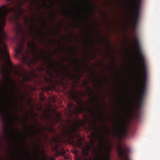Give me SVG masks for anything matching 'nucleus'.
<instances>
[{
	"label": "nucleus",
	"instance_id": "obj_1",
	"mask_svg": "<svg viewBox=\"0 0 160 160\" xmlns=\"http://www.w3.org/2000/svg\"><path fill=\"white\" fill-rule=\"evenodd\" d=\"M24 2L21 0L16 2L15 6L9 7L8 4L2 6L0 8V58L3 60L5 59L8 64L11 63L10 56L7 51L6 45L4 39L7 37L3 28L5 24L6 17L9 13L12 16L16 15L18 19L23 14L24 10L22 8V5Z\"/></svg>",
	"mask_w": 160,
	"mask_h": 160
},
{
	"label": "nucleus",
	"instance_id": "obj_2",
	"mask_svg": "<svg viewBox=\"0 0 160 160\" xmlns=\"http://www.w3.org/2000/svg\"><path fill=\"white\" fill-rule=\"evenodd\" d=\"M92 138L90 139L89 143L90 145H87L82 149V155L86 158H82L80 156L77 157L75 160H88L86 157L89 155V152L91 150V147L93 148L92 151V153L95 155H98V160H110V148H109V151L107 153L103 152V150L100 147L98 150L95 149L94 145L95 142L94 138L95 135L94 134H92Z\"/></svg>",
	"mask_w": 160,
	"mask_h": 160
},
{
	"label": "nucleus",
	"instance_id": "obj_3",
	"mask_svg": "<svg viewBox=\"0 0 160 160\" xmlns=\"http://www.w3.org/2000/svg\"><path fill=\"white\" fill-rule=\"evenodd\" d=\"M80 124L78 122H77L76 123H73L71 126H68L67 128L64 127L63 134L65 138L68 140L74 141V138L75 137V134H76V136L79 137L80 135L77 133V131L79 130Z\"/></svg>",
	"mask_w": 160,
	"mask_h": 160
},
{
	"label": "nucleus",
	"instance_id": "obj_4",
	"mask_svg": "<svg viewBox=\"0 0 160 160\" xmlns=\"http://www.w3.org/2000/svg\"><path fill=\"white\" fill-rule=\"evenodd\" d=\"M143 0H131V19H140Z\"/></svg>",
	"mask_w": 160,
	"mask_h": 160
},
{
	"label": "nucleus",
	"instance_id": "obj_5",
	"mask_svg": "<svg viewBox=\"0 0 160 160\" xmlns=\"http://www.w3.org/2000/svg\"><path fill=\"white\" fill-rule=\"evenodd\" d=\"M118 157L121 160H130L129 150L126 147H122L120 145L117 148Z\"/></svg>",
	"mask_w": 160,
	"mask_h": 160
},
{
	"label": "nucleus",
	"instance_id": "obj_6",
	"mask_svg": "<svg viewBox=\"0 0 160 160\" xmlns=\"http://www.w3.org/2000/svg\"><path fill=\"white\" fill-rule=\"evenodd\" d=\"M9 84L10 85L11 89L12 91V93L16 101V103H15V107L16 108L19 110V109L17 108V102H16V101L17 100V95L16 92V90L17 89L16 83L11 79H10V80H8V83L6 84L3 85L6 88V91L7 92H8V85Z\"/></svg>",
	"mask_w": 160,
	"mask_h": 160
},
{
	"label": "nucleus",
	"instance_id": "obj_7",
	"mask_svg": "<svg viewBox=\"0 0 160 160\" xmlns=\"http://www.w3.org/2000/svg\"><path fill=\"white\" fill-rule=\"evenodd\" d=\"M128 121L130 120V46L129 45L128 49Z\"/></svg>",
	"mask_w": 160,
	"mask_h": 160
},
{
	"label": "nucleus",
	"instance_id": "obj_8",
	"mask_svg": "<svg viewBox=\"0 0 160 160\" xmlns=\"http://www.w3.org/2000/svg\"><path fill=\"white\" fill-rule=\"evenodd\" d=\"M51 56L50 57V60L52 62L50 63H48L46 60V62L47 63V67L48 68V69L46 71L48 75L50 76L51 77L53 78V76L50 71V70H52L54 72H56L58 73L59 72L56 69L54 66V63L51 60L52 57V54L51 52H50Z\"/></svg>",
	"mask_w": 160,
	"mask_h": 160
},
{
	"label": "nucleus",
	"instance_id": "obj_9",
	"mask_svg": "<svg viewBox=\"0 0 160 160\" xmlns=\"http://www.w3.org/2000/svg\"><path fill=\"white\" fill-rule=\"evenodd\" d=\"M100 128H98L96 130V134L98 136V138L99 140V142L102 144L101 147H103L104 146L105 147L107 146L108 145H109V139L107 138L108 142H107L105 138V136L104 134H101L99 133Z\"/></svg>",
	"mask_w": 160,
	"mask_h": 160
},
{
	"label": "nucleus",
	"instance_id": "obj_10",
	"mask_svg": "<svg viewBox=\"0 0 160 160\" xmlns=\"http://www.w3.org/2000/svg\"><path fill=\"white\" fill-rule=\"evenodd\" d=\"M35 45V43L34 42H33L32 43L31 42H29L28 44V47H30L32 50L33 51L34 53V58L32 59V62H34L35 61H38V59L40 58L41 55L39 56L38 55L37 52H35V48H34V46Z\"/></svg>",
	"mask_w": 160,
	"mask_h": 160
},
{
	"label": "nucleus",
	"instance_id": "obj_11",
	"mask_svg": "<svg viewBox=\"0 0 160 160\" xmlns=\"http://www.w3.org/2000/svg\"><path fill=\"white\" fill-rule=\"evenodd\" d=\"M15 72L18 76L22 78L24 82L31 81L32 80V78L27 74L26 71L24 72V74L22 73H20L16 69H15Z\"/></svg>",
	"mask_w": 160,
	"mask_h": 160
},
{
	"label": "nucleus",
	"instance_id": "obj_12",
	"mask_svg": "<svg viewBox=\"0 0 160 160\" xmlns=\"http://www.w3.org/2000/svg\"><path fill=\"white\" fill-rule=\"evenodd\" d=\"M37 124H36L34 126L32 125V128L34 129V130H32V133H29V135L32 137H36L38 134L39 135L41 132L42 130L39 128L37 127Z\"/></svg>",
	"mask_w": 160,
	"mask_h": 160
},
{
	"label": "nucleus",
	"instance_id": "obj_13",
	"mask_svg": "<svg viewBox=\"0 0 160 160\" xmlns=\"http://www.w3.org/2000/svg\"><path fill=\"white\" fill-rule=\"evenodd\" d=\"M115 129L113 131V133L115 136L120 137L122 134L121 130L120 129L119 125H116L114 124Z\"/></svg>",
	"mask_w": 160,
	"mask_h": 160
},
{
	"label": "nucleus",
	"instance_id": "obj_14",
	"mask_svg": "<svg viewBox=\"0 0 160 160\" xmlns=\"http://www.w3.org/2000/svg\"><path fill=\"white\" fill-rule=\"evenodd\" d=\"M23 46L22 45H20L18 46V48L15 49V52L17 54H21L23 50Z\"/></svg>",
	"mask_w": 160,
	"mask_h": 160
},
{
	"label": "nucleus",
	"instance_id": "obj_15",
	"mask_svg": "<svg viewBox=\"0 0 160 160\" xmlns=\"http://www.w3.org/2000/svg\"><path fill=\"white\" fill-rule=\"evenodd\" d=\"M6 71H8V70L4 66L1 65L0 67V73L4 75Z\"/></svg>",
	"mask_w": 160,
	"mask_h": 160
},
{
	"label": "nucleus",
	"instance_id": "obj_16",
	"mask_svg": "<svg viewBox=\"0 0 160 160\" xmlns=\"http://www.w3.org/2000/svg\"><path fill=\"white\" fill-rule=\"evenodd\" d=\"M90 112L93 115L94 118L95 119L94 121V124L96 125L97 124V122L95 116V108L93 107L92 108V109H90L89 110Z\"/></svg>",
	"mask_w": 160,
	"mask_h": 160
},
{
	"label": "nucleus",
	"instance_id": "obj_17",
	"mask_svg": "<svg viewBox=\"0 0 160 160\" xmlns=\"http://www.w3.org/2000/svg\"><path fill=\"white\" fill-rule=\"evenodd\" d=\"M67 106L69 111L70 112L72 111L73 107H75V106L72 102H69L67 104Z\"/></svg>",
	"mask_w": 160,
	"mask_h": 160
},
{
	"label": "nucleus",
	"instance_id": "obj_18",
	"mask_svg": "<svg viewBox=\"0 0 160 160\" xmlns=\"http://www.w3.org/2000/svg\"><path fill=\"white\" fill-rule=\"evenodd\" d=\"M56 63L58 65V66L59 67H61L62 68L63 70L64 73H65V72L68 70V67L67 68H66L65 66L62 64V63H58L57 62H56Z\"/></svg>",
	"mask_w": 160,
	"mask_h": 160
},
{
	"label": "nucleus",
	"instance_id": "obj_19",
	"mask_svg": "<svg viewBox=\"0 0 160 160\" xmlns=\"http://www.w3.org/2000/svg\"><path fill=\"white\" fill-rule=\"evenodd\" d=\"M36 27V28L35 29V30L37 32L38 34H40L41 35H42L43 33V31L40 28H38L37 26L35 25Z\"/></svg>",
	"mask_w": 160,
	"mask_h": 160
},
{
	"label": "nucleus",
	"instance_id": "obj_20",
	"mask_svg": "<svg viewBox=\"0 0 160 160\" xmlns=\"http://www.w3.org/2000/svg\"><path fill=\"white\" fill-rule=\"evenodd\" d=\"M26 114L27 115V117L26 118L23 120V122H24L25 126L26 127L27 131H28V126H27V124H26V121H27V118H28V112L27 111H26Z\"/></svg>",
	"mask_w": 160,
	"mask_h": 160
},
{
	"label": "nucleus",
	"instance_id": "obj_21",
	"mask_svg": "<svg viewBox=\"0 0 160 160\" xmlns=\"http://www.w3.org/2000/svg\"><path fill=\"white\" fill-rule=\"evenodd\" d=\"M5 137L8 139V135L9 134L8 131L6 128H5L3 130Z\"/></svg>",
	"mask_w": 160,
	"mask_h": 160
},
{
	"label": "nucleus",
	"instance_id": "obj_22",
	"mask_svg": "<svg viewBox=\"0 0 160 160\" xmlns=\"http://www.w3.org/2000/svg\"><path fill=\"white\" fill-rule=\"evenodd\" d=\"M52 80L51 79L45 77L44 82L46 84H49L50 81H52Z\"/></svg>",
	"mask_w": 160,
	"mask_h": 160
},
{
	"label": "nucleus",
	"instance_id": "obj_23",
	"mask_svg": "<svg viewBox=\"0 0 160 160\" xmlns=\"http://www.w3.org/2000/svg\"><path fill=\"white\" fill-rule=\"evenodd\" d=\"M5 107V105L0 101V114H1L2 110L3 107Z\"/></svg>",
	"mask_w": 160,
	"mask_h": 160
},
{
	"label": "nucleus",
	"instance_id": "obj_24",
	"mask_svg": "<svg viewBox=\"0 0 160 160\" xmlns=\"http://www.w3.org/2000/svg\"><path fill=\"white\" fill-rule=\"evenodd\" d=\"M84 109V107L83 105H82L80 107L78 108L79 111L80 113H81L82 112Z\"/></svg>",
	"mask_w": 160,
	"mask_h": 160
},
{
	"label": "nucleus",
	"instance_id": "obj_25",
	"mask_svg": "<svg viewBox=\"0 0 160 160\" xmlns=\"http://www.w3.org/2000/svg\"><path fill=\"white\" fill-rule=\"evenodd\" d=\"M57 118H56L54 117H53L54 119L56 120L57 122H59L60 121V115L58 114H57Z\"/></svg>",
	"mask_w": 160,
	"mask_h": 160
},
{
	"label": "nucleus",
	"instance_id": "obj_26",
	"mask_svg": "<svg viewBox=\"0 0 160 160\" xmlns=\"http://www.w3.org/2000/svg\"><path fill=\"white\" fill-rule=\"evenodd\" d=\"M96 81L98 82L99 87H101L102 85V84L98 78H97Z\"/></svg>",
	"mask_w": 160,
	"mask_h": 160
},
{
	"label": "nucleus",
	"instance_id": "obj_27",
	"mask_svg": "<svg viewBox=\"0 0 160 160\" xmlns=\"http://www.w3.org/2000/svg\"><path fill=\"white\" fill-rule=\"evenodd\" d=\"M88 92L91 91V93L92 94H94L93 90L92 89H91L89 87H88Z\"/></svg>",
	"mask_w": 160,
	"mask_h": 160
},
{
	"label": "nucleus",
	"instance_id": "obj_28",
	"mask_svg": "<svg viewBox=\"0 0 160 160\" xmlns=\"http://www.w3.org/2000/svg\"><path fill=\"white\" fill-rule=\"evenodd\" d=\"M88 83V82L85 80L83 82V87H85L86 85H87Z\"/></svg>",
	"mask_w": 160,
	"mask_h": 160
},
{
	"label": "nucleus",
	"instance_id": "obj_29",
	"mask_svg": "<svg viewBox=\"0 0 160 160\" xmlns=\"http://www.w3.org/2000/svg\"><path fill=\"white\" fill-rule=\"evenodd\" d=\"M112 64L113 67V68H115V61H114V58H113V59H112Z\"/></svg>",
	"mask_w": 160,
	"mask_h": 160
},
{
	"label": "nucleus",
	"instance_id": "obj_30",
	"mask_svg": "<svg viewBox=\"0 0 160 160\" xmlns=\"http://www.w3.org/2000/svg\"><path fill=\"white\" fill-rule=\"evenodd\" d=\"M69 75L71 76L70 78L71 79H75V75L74 74L71 75V74H69Z\"/></svg>",
	"mask_w": 160,
	"mask_h": 160
},
{
	"label": "nucleus",
	"instance_id": "obj_31",
	"mask_svg": "<svg viewBox=\"0 0 160 160\" xmlns=\"http://www.w3.org/2000/svg\"><path fill=\"white\" fill-rule=\"evenodd\" d=\"M110 130L109 128H108V129H107V134H106V135L107 136H108L109 134L110 133Z\"/></svg>",
	"mask_w": 160,
	"mask_h": 160
},
{
	"label": "nucleus",
	"instance_id": "obj_32",
	"mask_svg": "<svg viewBox=\"0 0 160 160\" xmlns=\"http://www.w3.org/2000/svg\"><path fill=\"white\" fill-rule=\"evenodd\" d=\"M40 52L42 55H43V56H45V53L43 52V50L42 49H40Z\"/></svg>",
	"mask_w": 160,
	"mask_h": 160
},
{
	"label": "nucleus",
	"instance_id": "obj_33",
	"mask_svg": "<svg viewBox=\"0 0 160 160\" xmlns=\"http://www.w3.org/2000/svg\"><path fill=\"white\" fill-rule=\"evenodd\" d=\"M70 59V57L68 56V58L67 59L65 58H63V60L64 61H68L69 59Z\"/></svg>",
	"mask_w": 160,
	"mask_h": 160
},
{
	"label": "nucleus",
	"instance_id": "obj_34",
	"mask_svg": "<svg viewBox=\"0 0 160 160\" xmlns=\"http://www.w3.org/2000/svg\"><path fill=\"white\" fill-rule=\"evenodd\" d=\"M36 144H37V149H38V151L40 152V147H39V145H38V143H36Z\"/></svg>",
	"mask_w": 160,
	"mask_h": 160
},
{
	"label": "nucleus",
	"instance_id": "obj_35",
	"mask_svg": "<svg viewBox=\"0 0 160 160\" xmlns=\"http://www.w3.org/2000/svg\"><path fill=\"white\" fill-rule=\"evenodd\" d=\"M50 129H51V130H50L48 128H47V130L49 132H50L51 131H54V129L52 127H51Z\"/></svg>",
	"mask_w": 160,
	"mask_h": 160
},
{
	"label": "nucleus",
	"instance_id": "obj_36",
	"mask_svg": "<svg viewBox=\"0 0 160 160\" xmlns=\"http://www.w3.org/2000/svg\"><path fill=\"white\" fill-rule=\"evenodd\" d=\"M107 44L108 48V49H109V47H110V43H109V41H108L107 42Z\"/></svg>",
	"mask_w": 160,
	"mask_h": 160
},
{
	"label": "nucleus",
	"instance_id": "obj_37",
	"mask_svg": "<svg viewBox=\"0 0 160 160\" xmlns=\"http://www.w3.org/2000/svg\"><path fill=\"white\" fill-rule=\"evenodd\" d=\"M75 71L78 72H79V68L78 67V68H76L75 69Z\"/></svg>",
	"mask_w": 160,
	"mask_h": 160
},
{
	"label": "nucleus",
	"instance_id": "obj_38",
	"mask_svg": "<svg viewBox=\"0 0 160 160\" xmlns=\"http://www.w3.org/2000/svg\"><path fill=\"white\" fill-rule=\"evenodd\" d=\"M24 22H25L26 23H27V24H28V20L26 19H24Z\"/></svg>",
	"mask_w": 160,
	"mask_h": 160
},
{
	"label": "nucleus",
	"instance_id": "obj_39",
	"mask_svg": "<svg viewBox=\"0 0 160 160\" xmlns=\"http://www.w3.org/2000/svg\"><path fill=\"white\" fill-rule=\"evenodd\" d=\"M31 20L32 21V22H33V24H34L35 22V19H34V18H32L31 19Z\"/></svg>",
	"mask_w": 160,
	"mask_h": 160
},
{
	"label": "nucleus",
	"instance_id": "obj_40",
	"mask_svg": "<svg viewBox=\"0 0 160 160\" xmlns=\"http://www.w3.org/2000/svg\"><path fill=\"white\" fill-rule=\"evenodd\" d=\"M78 62H79V61H78V59L77 58H76L75 59V60L74 61V62L75 63H78Z\"/></svg>",
	"mask_w": 160,
	"mask_h": 160
},
{
	"label": "nucleus",
	"instance_id": "obj_41",
	"mask_svg": "<svg viewBox=\"0 0 160 160\" xmlns=\"http://www.w3.org/2000/svg\"><path fill=\"white\" fill-rule=\"evenodd\" d=\"M28 156L29 158H30V154L29 150H28Z\"/></svg>",
	"mask_w": 160,
	"mask_h": 160
},
{
	"label": "nucleus",
	"instance_id": "obj_42",
	"mask_svg": "<svg viewBox=\"0 0 160 160\" xmlns=\"http://www.w3.org/2000/svg\"><path fill=\"white\" fill-rule=\"evenodd\" d=\"M98 105H97L96 106V107H97V109H98V111H99L100 110V108H98Z\"/></svg>",
	"mask_w": 160,
	"mask_h": 160
},
{
	"label": "nucleus",
	"instance_id": "obj_43",
	"mask_svg": "<svg viewBox=\"0 0 160 160\" xmlns=\"http://www.w3.org/2000/svg\"><path fill=\"white\" fill-rule=\"evenodd\" d=\"M16 116V117H17V119H19V117L18 115V113H17Z\"/></svg>",
	"mask_w": 160,
	"mask_h": 160
},
{
	"label": "nucleus",
	"instance_id": "obj_44",
	"mask_svg": "<svg viewBox=\"0 0 160 160\" xmlns=\"http://www.w3.org/2000/svg\"><path fill=\"white\" fill-rule=\"evenodd\" d=\"M45 130V127H44V126H43V127H42V130H43V131H44Z\"/></svg>",
	"mask_w": 160,
	"mask_h": 160
},
{
	"label": "nucleus",
	"instance_id": "obj_45",
	"mask_svg": "<svg viewBox=\"0 0 160 160\" xmlns=\"http://www.w3.org/2000/svg\"><path fill=\"white\" fill-rule=\"evenodd\" d=\"M52 43H55L56 42V41H54L53 40H52Z\"/></svg>",
	"mask_w": 160,
	"mask_h": 160
},
{
	"label": "nucleus",
	"instance_id": "obj_46",
	"mask_svg": "<svg viewBox=\"0 0 160 160\" xmlns=\"http://www.w3.org/2000/svg\"><path fill=\"white\" fill-rule=\"evenodd\" d=\"M62 25V24L61 23L60 24V25H59V27L60 28H61Z\"/></svg>",
	"mask_w": 160,
	"mask_h": 160
},
{
	"label": "nucleus",
	"instance_id": "obj_47",
	"mask_svg": "<svg viewBox=\"0 0 160 160\" xmlns=\"http://www.w3.org/2000/svg\"><path fill=\"white\" fill-rule=\"evenodd\" d=\"M12 98H11V102H12V104H13L14 103L12 102Z\"/></svg>",
	"mask_w": 160,
	"mask_h": 160
},
{
	"label": "nucleus",
	"instance_id": "obj_48",
	"mask_svg": "<svg viewBox=\"0 0 160 160\" xmlns=\"http://www.w3.org/2000/svg\"><path fill=\"white\" fill-rule=\"evenodd\" d=\"M57 42H58V43H59V40H57Z\"/></svg>",
	"mask_w": 160,
	"mask_h": 160
},
{
	"label": "nucleus",
	"instance_id": "obj_49",
	"mask_svg": "<svg viewBox=\"0 0 160 160\" xmlns=\"http://www.w3.org/2000/svg\"><path fill=\"white\" fill-rule=\"evenodd\" d=\"M89 34L91 35V32L90 31L89 32Z\"/></svg>",
	"mask_w": 160,
	"mask_h": 160
},
{
	"label": "nucleus",
	"instance_id": "obj_50",
	"mask_svg": "<svg viewBox=\"0 0 160 160\" xmlns=\"http://www.w3.org/2000/svg\"><path fill=\"white\" fill-rule=\"evenodd\" d=\"M45 37H47V34H45Z\"/></svg>",
	"mask_w": 160,
	"mask_h": 160
},
{
	"label": "nucleus",
	"instance_id": "obj_51",
	"mask_svg": "<svg viewBox=\"0 0 160 160\" xmlns=\"http://www.w3.org/2000/svg\"><path fill=\"white\" fill-rule=\"evenodd\" d=\"M41 99L42 100H44V98L43 97L42 98H41Z\"/></svg>",
	"mask_w": 160,
	"mask_h": 160
},
{
	"label": "nucleus",
	"instance_id": "obj_52",
	"mask_svg": "<svg viewBox=\"0 0 160 160\" xmlns=\"http://www.w3.org/2000/svg\"><path fill=\"white\" fill-rule=\"evenodd\" d=\"M44 3H45V5L46 6H47V4H46V1Z\"/></svg>",
	"mask_w": 160,
	"mask_h": 160
},
{
	"label": "nucleus",
	"instance_id": "obj_53",
	"mask_svg": "<svg viewBox=\"0 0 160 160\" xmlns=\"http://www.w3.org/2000/svg\"><path fill=\"white\" fill-rule=\"evenodd\" d=\"M22 39H23V40L24 41H25V39H24L23 38H22Z\"/></svg>",
	"mask_w": 160,
	"mask_h": 160
},
{
	"label": "nucleus",
	"instance_id": "obj_54",
	"mask_svg": "<svg viewBox=\"0 0 160 160\" xmlns=\"http://www.w3.org/2000/svg\"><path fill=\"white\" fill-rule=\"evenodd\" d=\"M11 0V2H13V0Z\"/></svg>",
	"mask_w": 160,
	"mask_h": 160
},
{
	"label": "nucleus",
	"instance_id": "obj_55",
	"mask_svg": "<svg viewBox=\"0 0 160 160\" xmlns=\"http://www.w3.org/2000/svg\"><path fill=\"white\" fill-rule=\"evenodd\" d=\"M80 144H81V145H82V142H80Z\"/></svg>",
	"mask_w": 160,
	"mask_h": 160
},
{
	"label": "nucleus",
	"instance_id": "obj_56",
	"mask_svg": "<svg viewBox=\"0 0 160 160\" xmlns=\"http://www.w3.org/2000/svg\"><path fill=\"white\" fill-rule=\"evenodd\" d=\"M42 70H44V68H42Z\"/></svg>",
	"mask_w": 160,
	"mask_h": 160
},
{
	"label": "nucleus",
	"instance_id": "obj_57",
	"mask_svg": "<svg viewBox=\"0 0 160 160\" xmlns=\"http://www.w3.org/2000/svg\"><path fill=\"white\" fill-rule=\"evenodd\" d=\"M93 73H94V74H95V71H94V72H93Z\"/></svg>",
	"mask_w": 160,
	"mask_h": 160
},
{
	"label": "nucleus",
	"instance_id": "obj_58",
	"mask_svg": "<svg viewBox=\"0 0 160 160\" xmlns=\"http://www.w3.org/2000/svg\"><path fill=\"white\" fill-rule=\"evenodd\" d=\"M116 76H117V73L116 72Z\"/></svg>",
	"mask_w": 160,
	"mask_h": 160
},
{
	"label": "nucleus",
	"instance_id": "obj_59",
	"mask_svg": "<svg viewBox=\"0 0 160 160\" xmlns=\"http://www.w3.org/2000/svg\"><path fill=\"white\" fill-rule=\"evenodd\" d=\"M21 108L22 109V106H21Z\"/></svg>",
	"mask_w": 160,
	"mask_h": 160
},
{
	"label": "nucleus",
	"instance_id": "obj_60",
	"mask_svg": "<svg viewBox=\"0 0 160 160\" xmlns=\"http://www.w3.org/2000/svg\"><path fill=\"white\" fill-rule=\"evenodd\" d=\"M70 50H71V48H70Z\"/></svg>",
	"mask_w": 160,
	"mask_h": 160
},
{
	"label": "nucleus",
	"instance_id": "obj_61",
	"mask_svg": "<svg viewBox=\"0 0 160 160\" xmlns=\"http://www.w3.org/2000/svg\"><path fill=\"white\" fill-rule=\"evenodd\" d=\"M129 23H130V22H128V25H129V24H129Z\"/></svg>",
	"mask_w": 160,
	"mask_h": 160
},
{
	"label": "nucleus",
	"instance_id": "obj_62",
	"mask_svg": "<svg viewBox=\"0 0 160 160\" xmlns=\"http://www.w3.org/2000/svg\"><path fill=\"white\" fill-rule=\"evenodd\" d=\"M38 125H39V123H38Z\"/></svg>",
	"mask_w": 160,
	"mask_h": 160
},
{
	"label": "nucleus",
	"instance_id": "obj_63",
	"mask_svg": "<svg viewBox=\"0 0 160 160\" xmlns=\"http://www.w3.org/2000/svg\"><path fill=\"white\" fill-rule=\"evenodd\" d=\"M22 30L23 31V29L22 28Z\"/></svg>",
	"mask_w": 160,
	"mask_h": 160
},
{
	"label": "nucleus",
	"instance_id": "obj_64",
	"mask_svg": "<svg viewBox=\"0 0 160 160\" xmlns=\"http://www.w3.org/2000/svg\"><path fill=\"white\" fill-rule=\"evenodd\" d=\"M62 39H64V38H62Z\"/></svg>",
	"mask_w": 160,
	"mask_h": 160
}]
</instances>
